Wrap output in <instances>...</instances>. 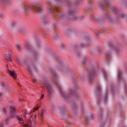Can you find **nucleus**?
<instances>
[{"label": "nucleus", "mask_w": 127, "mask_h": 127, "mask_svg": "<svg viewBox=\"0 0 127 127\" xmlns=\"http://www.w3.org/2000/svg\"><path fill=\"white\" fill-rule=\"evenodd\" d=\"M103 72L105 77L107 75V73L104 70L103 71Z\"/></svg>", "instance_id": "nucleus-25"}, {"label": "nucleus", "mask_w": 127, "mask_h": 127, "mask_svg": "<svg viewBox=\"0 0 127 127\" xmlns=\"http://www.w3.org/2000/svg\"><path fill=\"white\" fill-rule=\"evenodd\" d=\"M105 18L111 21H112L111 18L108 14H106L105 15Z\"/></svg>", "instance_id": "nucleus-14"}, {"label": "nucleus", "mask_w": 127, "mask_h": 127, "mask_svg": "<svg viewBox=\"0 0 127 127\" xmlns=\"http://www.w3.org/2000/svg\"><path fill=\"white\" fill-rule=\"evenodd\" d=\"M62 48L63 49H64L65 48V45L64 44L62 43L61 44Z\"/></svg>", "instance_id": "nucleus-28"}, {"label": "nucleus", "mask_w": 127, "mask_h": 127, "mask_svg": "<svg viewBox=\"0 0 127 127\" xmlns=\"http://www.w3.org/2000/svg\"><path fill=\"white\" fill-rule=\"evenodd\" d=\"M34 123L35 124L36 123V118H34Z\"/></svg>", "instance_id": "nucleus-39"}, {"label": "nucleus", "mask_w": 127, "mask_h": 127, "mask_svg": "<svg viewBox=\"0 0 127 127\" xmlns=\"http://www.w3.org/2000/svg\"><path fill=\"white\" fill-rule=\"evenodd\" d=\"M7 72L10 75L13 77L14 79H15L17 77L16 74L14 71H11L9 70H8L7 71Z\"/></svg>", "instance_id": "nucleus-8"}, {"label": "nucleus", "mask_w": 127, "mask_h": 127, "mask_svg": "<svg viewBox=\"0 0 127 127\" xmlns=\"http://www.w3.org/2000/svg\"><path fill=\"white\" fill-rule=\"evenodd\" d=\"M43 21L44 23H45L47 22L48 20H47L46 18H44L43 19Z\"/></svg>", "instance_id": "nucleus-23"}, {"label": "nucleus", "mask_w": 127, "mask_h": 127, "mask_svg": "<svg viewBox=\"0 0 127 127\" xmlns=\"http://www.w3.org/2000/svg\"><path fill=\"white\" fill-rule=\"evenodd\" d=\"M0 127H4L3 123H0Z\"/></svg>", "instance_id": "nucleus-33"}, {"label": "nucleus", "mask_w": 127, "mask_h": 127, "mask_svg": "<svg viewBox=\"0 0 127 127\" xmlns=\"http://www.w3.org/2000/svg\"><path fill=\"white\" fill-rule=\"evenodd\" d=\"M87 60L86 58H84L83 59L82 61V63L83 64H85V62Z\"/></svg>", "instance_id": "nucleus-27"}, {"label": "nucleus", "mask_w": 127, "mask_h": 127, "mask_svg": "<svg viewBox=\"0 0 127 127\" xmlns=\"http://www.w3.org/2000/svg\"><path fill=\"white\" fill-rule=\"evenodd\" d=\"M87 42L89 43V41H87Z\"/></svg>", "instance_id": "nucleus-51"}, {"label": "nucleus", "mask_w": 127, "mask_h": 127, "mask_svg": "<svg viewBox=\"0 0 127 127\" xmlns=\"http://www.w3.org/2000/svg\"><path fill=\"white\" fill-rule=\"evenodd\" d=\"M122 48V47L121 46H120L116 48H115L116 52L117 54H118L120 52H121V49Z\"/></svg>", "instance_id": "nucleus-10"}, {"label": "nucleus", "mask_w": 127, "mask_h": 127, "mask_svg": "<svg viewBox=\"0 0 127 127\" xmlns=\"http://www.w3.org/2000/svg\"><path fill=\"white\" fill-rule=\"evenodd\" d=\"M70 93L71 94L75 96H76L78 97H79V96L78 94L76 93V91L74 89H72L70 90Z\"/></svg>", "instance_id": "nucleus-11"}, {"label": "nucleus", "mask_w": 127, "mask_h": 127, "mask_svg": "<svg viewBox=\"0 0 127 127\" xmlns=\"http://www.w3.org/2000/svg\"><path fill=\"white\" fill-rule=\"evenodd\" d=\"M5 59L7 60L8 61H9L10 62H11L12 61L10 56L9 54H8L6 55Z\"/></svg>", "instance_id": "nucleus-13"}, {"label": "nucleus", "mask_w": 127, "mask_h": 127, "mask_svg": "<svg viewBox=\"0 0 127 127\" xmlns=\"http://www.w3.org/2000/svg\"><path fill=\"white\" fill-rule=\"evenodd\" d=\"M49 10L50 11V12L51 13H53V10L51 8H49Z\"/></svg>", "instance_id": "nucleus-30"}, {"label": "nucleus", "mask_w": 127, "mask_h": 127, "mask_svg": "<svg viewBox=\"0 0 127 127\" xmlns=\"http://www.w3.org/2000/svg\"><path fill=\"white\" fill-rule=\"evenodd\" d=\"M101 90L100 87L98 86L96 88V91L98 93V95H99V94H100V91Z\"/></svg>", "instance_id": "nucleus-16"}, {"label": "nucleus", "mask_w": 127, "mask_h": 127, "mask_svg": "<svg viewBox=\"0 0 127 127\" xmlns=\"http://www.w3.org/2000/svg\"><path fill=\"white\" fill-rule=\"evenodd\" d=\"M16 47H17V49L18 50L20 51V46L19 45H17L16 46Z\"/></svg>", "instance_id": "nucleus-29"}, {"label": "nucleus", "mask_w": 127, "mask_h": 127, "mask_svg": "<svg viewBox=\"0 0 127 127\" xmlns=\"http://www.w3.org/2000/svg\"><path fill=\"white\" fill-rule=\"evenodd\" d=\"M3 16V14H1L0 15V17L1 18H2Z\"/></svg>", "instance_id": "nucleus-42"}, {"label": "nucleus", "mask_w": 127, "mask_h": 127, "mask_svg": "<svg viewBox=\"0 0 127 127\" xmlns=\"http://www.w3.org/2000/svg\"><path fill=\"white\" fill-rule=\"evenodd\" d=\"M99 99H98V97H97V102L98 103H100V102L99 101Z\"/></svg>", "instance_id": "nucleus-43"}, {"label": "nucleus", "mask_w": 127, "mask_h": 127, "mask_svg": "<svg viewBox=\"0 0 127 127\" xmlns=\"http://www.w3.org/2000/svg\"><path fill=\"white\" fill-rule=\"evenodd\" d=\"M97 21H98L99 22H100L101 21H103L102 18H98L96 19Z\"/></svg>", "instance_id": "nucleus-21"}, {"label": "nucleus", "mask_w": 127, "mask_h": 127, "mask_svg": "<svg viewBox=\"0 0 127 127\" xmlns=\"http://www.w3.org/2000/svg\"><path fill=\"white\" fill-rule=\"evenodd\" d=\"M0 3L2 4H6L8 5L11 4L9 0H0Z\"/></svg>", "instance_id": "nucleus-9"}, {"label": "nucleus", "mask_w": 127, "mask_h": 127, "mask_svg": "<svg viewBox=\"0 0 127 127\" xmlns=\"http://www.w3.org/2000/svg\"><path fill=\"white\" fill-rule=\"evenodd\" d=\"M98 33H99L98 32H96V34H97V35H98Z\"/></svg>", "instance_id": "nucleus-45"}, {"label": "nucleus", "mask_w": 127, "mask_h": 127, "mask_svg": "<svg viewBox=\"0 0 127 127\" xmlns=\"http://www.w3.org/2000/svg\"><path fill=\"white\" fill-rule=\"evenodd\" d=\"M44 95L43 94H42L41 97H40V99H43V97H44Z\"/></svg>", "instance_id": "nucleus-34"}, {"label": "nucleus", "mask_w": 127, "mask_h": 127, "mask_svg": "<svg viewBox=\"0 0 127 127\" xmlns=\"http://www.w3.org/2000/svg\"><path fill=\"white\" fill-rule=\"evenodd\" d=\"M32 116H31V117H32Z\"/></svg>", "instance_id": "nucleus-53"}, {"label": "nucleus", "mask_w": 127, "mask_h": 127, "mask_svg": "<svg viewBox=\"0 0 127 127\" xmlns=\"http://www.w3.org/2000/svg\"><path fill=\"white\" fill-rule=\"evenodd\" d=\"M90 41V40H89V41Z\"/></svg>", "instance_id": "nucleus-54"}, {"label": "nucleus", "mask_w": 127, "mask_h": 127, "mask_svg": "<svg viewBox=\"0 0 127 127\" xmlns=\"http://www.w3.org/2000/svg\"><path fill=\"white\" fill-rule=\"evenodd\" d=\"M17 118L18 120L19 121H22L23 119L22 118H21L20 117H17Z\"/></svg>", "instance_id": "nucleus-26"}, {"label": "nucleus", "mask_w": 127, "mask_h": 127, "mask_svg": "<svg viewBox=\"0 0 127 127\" xmlns=\"http://www.w3.org/2000/svg\"><path fill=\"white\" fill-rule=\"evenodd\" d=\"M56 11H57V12L58 13H60V12H59V11H58V10H56Z\"/></svg>", "instance_id": "nucleus-46"}, {"label": "nucleus", "mask_w": 127, "mask_h": 127, "mask_svg": "<svg viewBox=\"0 0 127 127\" xmlns=\"http://www.w3.org/2000/svg\"><path fill=\"white\" fill-rule=\"evenodd\" d=\"M74 12V10H69L68 12V14L69 15L71 16V18L73 19H76L77 18V16L74 15H73Z\"/></svg>", "instance_id": "nucleus-7"}, {"label": "nucleus", "mask_w": 127, "mask_h": 127, "mask_svg": "<svg viewBox=\"0 0 127 127\" xmlns=\"http://www.w3.org/2000/svg\"><path fill=\"white\" fill-rule=\"evenodd\" d=\"M43 83L47 89V91L49 95H51L53 91L52 88L49 85L48 82L47 81H44L43 82Z\"/></svg>", "instance_id": "nucleus-5"}, {"label": "nucleus", "mask_w": 127, "mask_h": 127, "mask_svg": "<svg viewBox=\"0 0 127 127\" xmlns=\"http://www.w3.org/2000/svg\"><path fill=\"white\" fill-rule=\"evenodd\" d=\"M2 96V93H0V98Z\"/></svg>", "instance_id": "nucleus-41"}, {"label": "nucleus", "mask_w": 127, "mask_h": 127, "mask_svg": "<svg viewBox=\"0 0 127 127\" xmlns=\"http://www.w3.org/2000/svg\"><path fill=\"white\" fill-rule=\"evenodd\" d=\"M25 28L23 27L19 28L18 29V31L20 33H22L25 30Z\"/></svg>", "instance_id": "nucleus-12"}, {"label": "nucleus", "mask_w": 127, "mask_h": 127, "mask_svg": "<svg viewBox=\"0 0 127 127\" xmlns=\"http://www.w3.org/2000/svg\"><path fill=\"white\" fill-rule=\"evenodd\" d=\"M88 7L89 9H91L93 8V7L91 5H89V6Z\"/></svg>", "instance_id": "nucleus-31"}, {"label": "nucleus", "mask_w": 127, "mask_h": 127, "mask_svg": "<svg viewBox=\"0 0 127 127\" xmlns=\"http://www.w3.org/2000/svg\"><path fill=\"white\" fill-rule=\"evenodd\" d=\"M22 9L23 11H25L29 10L30 9H32L33 11L38 13H42L43 11V9L41 7L40 5L39 4L34 5L32 7H24Z\"/></svg>", "instance_id": "nucleus-2"}, {"label": "nucleus", "mask_w": 127, "mask_h": 127, "mask_svg": "<svg viewBox=\"0 0 127 127\" xmlns=\"http://www.w3.org/2000/svg\"><path fill=\"white\" fill-rule=\"evenodd\" d=\"M81 46L83 47L84 46V45L83 44H81Z\"/></svg>", "instance_id": "nucleus-40"}, {"label": "nucleus", "mask_w": 127, "mask_h": 127, "mask_svg": "<svg viewBox=\"0 0 127 127\" xmlns=\"http://www.w3.org/2000/svg\"><path fill=\"white\" fill-rule=\"evenodd\" d=\"M33 112V111H32V112L31 113H29V114H31V113H32V112Z\"/></svg>", "instance_id": "nucleus-48"}, {"label": "nucleus", "mask_w": 127, "mask_h": 127, "mask_svg": "<svg viewBox=\"0 0 127 127\" xmlns=\"http://www.w3.org/2000/svg\"><path fill=\"white\" fill-rule=\"evenodd\" d=\"M90 117V119L91 120H92L93 119V116H91Z\"/></svg>", "instance_id": "nucleus-35"}, {"label": "nucleus", "mask_w": 127, "mask_h": 127, "mask_svg": "<svg viewBox=\"0 0 127 127\" xmlns=\"http://www.w3.org/2000/svg\"><path fill=\"white\" fill-rule=\"evenodd\" d=\"M4 84L3 83L2 84V86H4Z\"/></svg>", "instance_id": "nucleus-50"}, {"label": "nucleus", "mask_w": 127, "mask_h": 127, "mask_svg": "<svg viewBox=\"0 0 127 127\" xmlns=\"http://www.w3.org/2000/svg\"><path fill=\"white\" fill-rule=\"evenodd\" d=\"M104 100L105 101L106 100V95H105L104 96Z\"/></svg>", "instance_id": "nucleus-36"}, {"label": "nucleus", "mask_w": 127, "mask_h": 127, "mask_svg": "<svg viewBox=\"0 0 127 127\" xmlns=\"http://www.w3.org/2000/svg\"><path fill=\"white\" fill-rule=\"evenodd\" d=\"M45 111L44 110H42L41 112V116L43 118L45 115Z\"/></svg>", "instance_id": "nucleus-18"}, {"label": "nucleus", "mask_w": 127, "mask_h": 127, "mask_svg": "<svg viewBox=\"0 0 127 127\" xmlns=\"http://www.w3.org/2000/svg\"><path fill=\"white\" fill-rule=\"evenodd\" d=\"M26 65L27 67L28 70H30V66L29 65L26 64Z\"/></svg>", "instance_id": "nucleus-32"}, {"label": "nucleus", "mask_w": 127, "mask_h": 127, "mask_svg": "<svg viewBox=\"0 0 127 127\" xmlns=\"http://www.w3.org/2000/svg\"><path fill=\"white\" fill-rule=\"evenodd\" d=\"M25 46L28 49H29L30 48L31 45L29 43L27 42L25 44Z\"/></svg>", "instance_id": "nucleus-15"}, {"label": "nucleus", "mask_w": 127, "mask_h": 127, "mask_svg": "<svg viewBox=\"0 0 127 127\" xmlns=\"http://www.w3.org/2000/svg\"><path fill=\"white\" fill-rule=\"evenodd\" d=\"M89 118H87V119H86V121L87 122V123H88V121H89Z\"/></svg>", "instance_id": "nucleus-37"}, {"label": "nucleus", "mask_w": 127, "mask_h": 127, "mask_svg": "<svg viewBox=\"0 0 127 127\" xmlns=\"http://www.w3.org/2000/svg\"><path fill=\"white\" fill-rule=\"evenodd\" d=\"M16 115V113L15 112V111H11L10 114V117L9 118H8L6 119L5 122L6 123V124L7 125L8 124V121L9 118H13L15 117Z\"/></svg>", "instance_id": "nucleus-6"}, {"label": "nucleus", "mask_w": 127, "mask_h": 127, "mask_svg": "<svg viewBox=\"0 0 127 127\" xmlns=\"http://www.w3.org/2000/svg\"><path fill=\"white\" fill-rule=\"evenodd\" d=\"M58 15L59 17H60V14H58Z\"/></svg>", "instance_id": "nucleus-49"}, {"label": "nucleus", "mask_w": 127, "mask_h": 127, "mask_svg": "<svg viewBox=\"0 0 127 127\" xmlns=\"http://www.w3.org/2000/svg\"><path fill=\"white\" fill-rule=\"evenodd\" d=\"M104 0V4L101 2H99L98 3L99 6L101 9H103L106 6H109L112 12L118 16V17L124 18L127 17V16L126 14H120V11L114 5L112 4L109 0Z\"/></svg>", "instance_id": "nucleus-1"}, {"label": "nucleus", "mask_w": 127, "mask_h": 127, "mask_svg": "<svg viewBox=\"0 0 127 127\" xmlns=\"http://www.w3.org/2000/svg\"><path fill=\"white\" fill-rule=\"evenodd\" d=\"M53 37L56 40H57L59 38L58 35L56 34L54 35Z\"/></svg>", "instance_id": "nucleus-17"}, {"label": "nucleus", "mask_w": 127, "mask_h": 127, "mask_svg": "<svg viewBox=\"0 0 127 127\" xmlns=\"http://www.w3.org/2000/svg\"><path fill=\"white\" fill-rule=\"evenodd\" d=\"M38 107H37L36 108H34L33 109L35 111V110H36L38 108Z\"/></svg>", "instance_id": "nucleus-38"}, {"label": "nucleus", "mask_w": 127, "mask_h": 127, "mask_svg": "<svg viewBox=\"0 0 127 127\" xmlns=\"http://www.w3.org/2000/svg\"><path fill=\"white\" fill-rule=\"evenodd\" d=\"M100 113L98 114V118L100 119L102 117V111L101 110H100Z\"/></svg>", "instance_id": "nucleus-20"}, {"label": "nucleus", "mask_w": 127, "mask_h": 127, "mask_svg": "<svg viewBox=\"0 0 127 127\" xmlns=\"http://www.w3.org/2000/svg\"><path fill=\"white\" fill-rule=\"evenodd\" d=\"M25 114L26 115L27 114L25 112Z\"/></svg>", "instance_id": "nucleus-52"}, {"label": "nucleus", "mask_w": 127, "mask_h": 127, "mask_svg": "<svg viewBox=\"0 0 127 127\" xmlns=\"http://www.w3.org/2000/svg\"><path fill=\"white\" fill-rule=\"evenodd\" d=\"M52 75L53 76L52 79L53 82H54L55 84L56 85L57 87L60 90L63 96L65 97V99L66 100H67L68 98H69V96L68 95H66V94L64 93L63 90H62V89L60 87V86L57 81L58 77L57 74L55 72H54L53 73Z\"/></svg>", "instance_id": "nucleus-3"}, {"label": "nucleus", "mask_w": 127, "mask_h": 127, "mask_svg": "<svg viewBox=\"0 0 127 127\" xmlns=\"http://www.w3.org/2000/svg\"><path fill=\"white\" fill-rule=\"evenodd\" d=\"M10 108L12 111H15V108L13 106H10L9 107Z\"/></svg>", "instance_id": "nucleus-22"}, {"label": "nucleus", "mask_w": 127, "mask_h": 127, "mask_svg": "<svg viewBox=\"0 0 127 127\" xmlns=\"http://www.w3.org/2000/svg\"><path fill=\"white\" fill-rule=\"evenodd\" d=\"M79 53H78V52H77V55H78V56H79Z\"/></svg>", "instance_id": "nucleus-47"}, {"label": "nucleus", "mask_w": 127, "mask_h": 127, "mask_svg": "<svg viewBox=\"0 0 127 127\" xmlns=\"http://www.w3.org/2000/svg\"><path fill=\"white\" fill-rule=\"evenodd\" d=\"M22 99H21V98H20L19 99V101H21Z\"/></svg>", "instance_id": "nucleus-44"}, {"label": "nucleus", "mask_w": 127, "mask_h": 127, "mask_svg": "<svg viewBox=\"0 0 127 127\" xmlns=\"http://www.w3.org/2000/svg\"><path fill=\"white\" fill-rule=\"evenodd\" d=\"M96 74V70L94 68L89 71L88 70L87 76L90 82L94 79Z\"/></svg>", "instance_id": "nucleus-4"}, {"label": "nucleus", "mask_w": 127, "mask_h": 127, "mask_svg": "<svg viewBox=\"0 0 127 127\" xmlns=\"http://www.w3.org/2000/svg\"><path fill=\"white\" fill-rule=\"evenodd\" d=\"M118 77L119 79H121L122 78V74L120 71H119L118 72Z\"/></svg>", "instance_id": "nucleus-19"}, {"label": "nucleus", "mask_w": 127, "mask_h": 127, "mask_svg": "<svg viewBox=\"0 0 127 127\" xmlns=\"http://www.w3.org/2000/svg\"><path fill=\"white\" fill-rule=\"evenodd\" d=\"M16 23L15 22H13L11 24V26L12 27H13L16 24Z\"/></svg>", "instance_id": "nucleus-24"}]
</instances>
